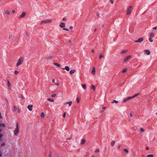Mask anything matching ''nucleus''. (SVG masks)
<instances>
[{"instance_id": "f257e3e1", "label": "nucleus", "mask_w": 157, "mask_h": 157, "mask_svg": "<svg viewBox=\"0 0 157 157\" xmlns=\"http://www.w3.org/2000/svg\"><path fill=\"white\" fill-rule=\"evenodd\" d=\"M53 22V20L49 19L42 21L40 23V25H42L43 24H51Z\"/></svg>"}, {"instance_id": "f03ea898", "label": "nucleus", "mask_w": 157, "mask_h": 157, "mask_svg": "<svg viewBox=\"0 0 157 157\" xmlns=\"http://www.w3.org/2000/svg\"><path fill=\"white\" fill-rule=\"evenodd\" d=\"M19 132L18 124L17 123L16 124V128L13 131L14 136H17Z\"/></svg>"}, {"instance_id": "7ed1b4c3", "label": "nucleus", "mask_w": 157, "mask_h": 157, "mask_svg": "<svg viewBox=\"0 0 157 157\" xmlns=\"http://www.w3.org/2000/svg\"><path fill=\"white\" fill-rule=\"evenodd\" d=\"M13 107V111L14 112H16L18 113H19L21 112V109L19 106L14 105Z\"/></svg>"}, {"instance_id": "20e7f679", "label": "nucleus", "mask_w": 157, "mask_h": 157, "mask_svg": "<svg viewBox=\"0 0 157 157\" xmlns=\"http://www.w3.org/2000/svg\"><path fill=\"white\" fill-rule=\"evenodd\" d=\"M24 60V58L21 57L19 58L17 63L16 64V66L18 67L19 65L22 64Z\"/></svg>"}, {"instance_id": "39448f33", "label": "nucleus", "mask_w": 157, "mask_h": 157, "mask_svg": "<svg viewBox=\"0 0 157 157\" xmlns=\"http://www.w3.org/2000/svg\"><path fill=\"white\" fill-rule=\"evenodd\" d=\"M132 6H129L127 8L126 11V15H128L130 14L132 12Z\"/></svg>"}, {"instance_id": "423d86ee", "label": "nucleus", "mask_w": 157, "mask_h": 157, "mask_svg": "<svg viewBox=\"0 0 157 157\" xmlns=\"http://www.w3.org/2000/svg\"><path fill=\"white\" fill-rule=\"evenodd\" d=\"M7 82V87L8 89L9 90H12V86H11V84L9 80L7 79L6 81Z\"/></svg>"}, {"instance_id": "0eeeda50", "label": "nucleus", "mask_w": 157, "mask_h": 157, "mask_svg": "<svg viewBox=\"0 0 157 157\" xmlns=\"http://www.w3.org/2000/svg\"><path fill=\"white\" fill-rule=\"evenodd\" d=\"M26 14L27 13L26 12H23L18 17V19H21L25 17L26 16Z\"/></svg>"}, {"instance_id": "6e6552de", "label": "nucleus", "mask_w": 157, "mask_h": 157, "mask_svg": "<svg viewBox=\"0 0 157 157\" xmlns=\"http://www.w3.org/2000/svg\"><path fill=\"white\" fill-rule=\"evenodd\" d=\"M144 40V38L143 37H141L138 40H135L134 42L140 43L142 42Z\"/></svg>"}, {"instance_id": "1a4fd4ad", "label": "nucleus", "mask_w": 157, "mask_h": 157, "mask_svg": "<svg viewBox=\"0 0 157 157\" xmlns=\"http://www.w3.org/2000/svg\"><path fill=\"white\" fill-rule=\"evenodd\" d=\"M6 126V125L5 123H0V128L1 127L5 128ZM2 131V130L0 128V132H1Z\"/></svg>"}, {"instance_id": "9d476101", "label": "nucleus", "mask_w": 157, "mask_h": 157, "mask_svg": "<svg viewBox=\"0 0 157 157\" xmlns=\"http://www.w3.org/2000/svg\"><path fill=\"white\" fill-rule=\"evenodd\" d=\"M132 98V97L131 96L129 97L128 98H125L123 100V102H126L128 100H130Z\"/></svg>"}, {"instance_id": "9b49d317", "label": "nucleus", "mask_w": 157, "mask_h": 157, "mask_svg": "<svg viewBox=\"0 0 157 157\" xmlns=\"http://www.w3.org/2000/svg\"><path fill=\"white\" fill-rule=\"evenodd\" d=\"M33 105H28L27 106L28 109L30 111H31L33 110Z\"/></svg>"}, {"instance_id": "f8f14e48", "label": "nucleus", "mask_w": 157, "mask_h": 157, "mask_svg": "<svg viewBox=\"0 0 157 157\" xmlns=\"http://www.w3.org/2000/svg\"><path fill=\"white\" fill-rule=\"evenodd\" d=\"M59 26L61 28H64L65 26V24L63 22L60 23L59 25Z\"/></svg>"}, {"instance_id": "ddd939ff", "label": "nucleus", "mask_w": 157, "mask_h": 157, "mask_svg": "<svg viewBox=\"0 0 157 157\" xmlns=\"http://www.w3.org/2000/svg\"><path fill=\"white\" fill-rule=\"evenodd\" d=\"M131 57V56H128L127 57L125 58V59H124V62H125L128 61L129 59Z\"/></svg>"}, {"instance_id": "4468645a", "label": "nucleus", "mask_w": 157, "mask_h": 157, "mask_svg": "<svg viewBox=\"0 0 157 157\" xmlns=\"http://www.w3.org/2000/svg\"><path fill=\"white\" fill-rule=\"evenodd\" d=\"M72 101H67L65 102V104L66 105H68L69 106H71L72 104Z\"/></svg>"}, {"instance_id": "2eb2a0df", "label": "nucleus", "mask_w": 157, "mask_h": 157, "mask_svg": "<svg viewBox=\"0 0 157 157\" xmlns=\"http://www.w3.org/2000/svg\"><path fill=\"white\" fill-rule=\"evenodd\" d=\"M62 70H65L67 71H69L70 70V68L68 66H66L65 68H62Z\"/></svg>"}, {"instance_id": "dca6fc26", "label": "nucleus", "mask_w": 157, "mask_h": 157, "mask_svg": "<svg viewBox=\"0 0 157 157\" xmlns=\"http://www.w3.org/2000/svg\"><path fill=\"white\" fill-rule=\"evenodd\" d=\"M144 52L147 55H149L150 53V52L149 50H145Z\"/></svg>"}, {"instance_id": "f3484780", "label": "nucleus", "mask_w": 157, "mask_h": 157, "mask_svg": "<svg viewBox=\"0 0 157 157\" xmlns=\"http://www.w3.org/2000/svg\"><path fill=\"white\" fill-rule=\"evenodd\" d=\"M4 13L5 14L8 15H9L10 14V12L8 10H5L4 11Z\"/></svg>"}, {"instance_id": "a211bd4d", "label": "nucleus", "mask_w": 157, "mask_h": 157, "mask_svg": "<svg viewBox=\"0 0 157 157\" xmlns=\"http://www.w3.org/2000/svg\"><path fill=\"white\" fill-rule=\"evenodd\" d=\"M95 67H94L93 68L92 71H91V73L92 75H94L95 74Z\"/></svg>"}, {"instance_id": "6ab92c4d", "label": "nucleus", "mask_w": 157, "mask_h": 157, "mask_svg": "<svg viewBox=\"0 0 157 157\" xmlns=\"http://www.w3.org/2000/svg\"><path fill=\"white\" fill-rule=\"evenodd\" d=\"M40 116L42 118H44L45 116V114L43 112H41L40 113Z\"/></svg>"}, {"instance_id": "aec40b11", "label": "nucleus", "mask_w": 157, "mask_h": 157, "mask_svg": "<svg viewBox=\"0 0 157 157\" xmlns=\"http://www.w3.org/2000/svg\"><path fill=\"white\" fill-rule=\"evenodd\" d=\"M47 100L50 102H53L54 101V100L53 99L51 98H48L47 99Z\"/></svg>"}, {"instance_id": "412c9836", "label": "nucleus", "mask_w": 157, "mask_h": 157, "mask_svg": "<svg viewBox=\"0 0 157 157\" xmlns=\"http://www.w3.org/2000/svg\"><path fill=\"white\" fill-rule=\"evenodd\" d=\"M53 64L54 65H55V66H57V67H59L60 66V65L58 63H55V62H54V63H53Z\"/></svg>"}, {"instance_id": "4be33fe9", "label": "nucleus", "mask_w": 157, "mask_h": 157, "mask_svg": "<svg viewBox=\"0 0 157 157\" xmlns=\"http://www.w3.org/2000/svg\"><path fill=\"white\" fill-rule=\"evenodd\" d=\"M76 72V70H71L70 72V74H73L75 73Z\"/></svg>"}, {"instance_id": "5701e85b", "label": "nucleus", "mask_w": 157, "mask_h": 157, "mask_svg": "<svg viewBox=\"0 0 157 157\" xmlns=\"http://www.w3.org/2000/svg\"><path fill=\"white\" fill-rule=\"evenodd\" d=\"M86 142V140L85 139H82V140L81 143V144L82 145L84 144Z\"/></svg>"}, {"instance_id": "b1692460", "label": "nucleus", "mask_w": 157, "mask_h": 157, "mask_svg": "<svg viewBox=\"0 0 157 157\" xmlns=\"http://www.w3.org/2000/svg\"><path fill=\"white\" fill-rule=\"evenodd\" d=\"M115 143V142L114 141H112L111 143V145L112 147L113 146Z\"/></svg>"}, {"instance_id": "393cba45", "label": "nucleus", "mask_w": 157, "mask_h": 157, "mask_svg": "<svg viewBox=\"0 0 157 157\" xmlns=\"http://www.w3.org/2000/svg\"><path fill=\"white\" fill-rule=\"evenodd\" d=\"M91 89L93 90H95V86L94 85H92L91 86Z\"/></svg>"}, {"instance_id": "a878e982", "label": "nucleus", "mask_w": 157, "mask_h": 157, "mask_svg": "<svg viewBox=\"0 0 157 157\" xmlns=\"http://www.w3.org/2000/svg\"><path fill=\"white\" fill-rule=\"evenodd\" d=\"M127 50H123L121 52V54H123L124 53H126L127 52Z\"/></svg>"}, {"instance_id": "bb28decb", "label": "nucleus", "mask_w": 157, "mask_h": 157, "mask_svg": "<svg viewBox=\"0 0 157 157\" xmlns=\"http://www.w3.org/2000/svg\"><path fill=\"white\" fill-rule=\"evenodd\" d=\"M72 139V135H71L69 137L67 138V140H70Z\"/></svg>"}, {"instance_id": "cd10ccee", "label": "nucleus", "mask_w": 157, "mask_h": 157, "mask_svg": "<svg viewBox=\"0 0 157 157\" xmlns=\"http://www.w3.org/2000/svg\"><path fill=\"white\" fill-rule=\"evenodd\" d=\"M139 94V93L136 94H134L133 96H131V97H132V98L135 97L137 96Z\"/></svg>"}, {"instance_id": "c85d7f7f", "label": "nucleus", "mask_w": 157, "mask_h": 157, "mask_svg": "<svg viewBox=\"0 0 157 157\" xmlns=\"http://www.w3.org/2000/svg\"><path fill=\"white\" fill-rule=\"evenodd\" d=\"M114 102L115 103H118V101H116L115 100H114L111 103H113Z\"/></svg>"}, {"instance_id": "c756f323", "label": "nucleus", "mask_w": 157, "mask_h": 157, "mask_svg": "<svg viewBox=\"0 0 157 157\" xmlns=\"http://www.w3.org/2000/svg\"><path fill=\"white\" fill-rule=\"evenodd\" d=\"M12 38H13V36L12 35H10L9 36L8 40H10L11 39H12Z\"/></svg>"}, {"instance_id": "7c9ffc66", "label": "nucleus", "mask_w": 157, "mask_h": 157, "mask_svg": "<svg viewBox=\"0 0 157 157\" xmlns=\"http://www.w3.org/2000/svg\"><path fill=\"white\" fill-rule=\"evenodd\" d=\"M82 88L84 89H86V86L85 85L83 84L82 85Z\"/></svg>"}, {"instance_id": "2f4dec72", "label": "nucleus", "mask_w": 157, "mask_h": 157, "mask_svg": "<svg viewBox=\"0 0 157 157\" xmlns=\"http://www.w3.org/2000/svg\"><path fill=\"white\" fill-rule=\"evenodd\" d=\"M124 151L127 154L128 153V150L127 149H124Z\"/></svg>"}, {"instance_id": "473e14b6", "label": "nucleus", "mask_w": 157, "mask_h": 157, "mask_svg": "<svg viewBox=\"0 0 157 157\" xmlns=\"http://www.w3.org/2000/svg\"><path fill=\"white\" fill-rule=\"evenodd\" d=\"M154 155L153 154H149L147 156V157H153Z\"/></svg>"}, {"instance_id": "72a5a7b5", "label": "nucleus", "mask_w": 157, "mask_h": 157, "mask_svg": "<svg viewBox=\"0 0 157 157\" xmlns=\"http://www.w3.org/2000/svg\"><path fill=\"white\" fill-rule=\"evenodd\" d=\"M80 99L79 97H78L77 99V102L78 103L80 101Z\"/></svg>"}, {"instance_id": "f704fd0d", "label": "nucleus", "mask_w": 157, "mask_h": 157, "mask_svg": "<svg viewBox=\"0 0 157 157\" xmlns=\"http://www.w3.org/2000/svg\"><path fill=\"white\" fill-rule=\"evenodd\" d=\"M154 36V34L153 33H151L150 34V37H153Z\"/></svg>"}, {"instance_id": "c9c22d12", "label": "nucleus", "mask_w": 157, "mask_h": 157, "mask_svg": "<svg viewBox=\"0 0 157 157\" xmlns=\"http://www.w3.org/2000/svg\"><path fill=\"white\" fill-rule=\"evenodd\" d=\"M103 57V56L102 54H101L100 55L99 58L100 59H101L102 57Z\"/></svg>"}, {"instance_id": "e433bc0d", "label": "nucleus", "mask_w": 157, "mask_h": 157, "mask_svg": "<svg viewBox=\"0 0 157 157\" xmlns=\"http://www.w3.org/2000/svg\"><path fill=\"white\" fill-rule=\"evenodd\" d=\"M127 71V69L124 68L122 71V73H125Z\"/></svg>"}, {"instance_id": "4c0bfd02", "label": "nucleus", "mask_w": 157, "mask_h": 157, "mask_svg": "<svg viewBox=\"0 0 157 157\" xmlns=\"http://www.w3.org/2000/svg\"><path fill=\"white\" fill-rule=\"evenodd\" d=\"M19 71L17 70L15 71H14V73L15 75H17Z\"/></svg>"}, {"instance_id": "58836bf2", "label": "nucleus", "mask_w": 157, "mask_h": 157, "mask_svg": "<svg viewBox=\"0 0 157 157\" xmlns=\"http://www.w3.org/2000/svg\"><path fill=\"white\" fill-rule=\"evenodd\" d=\"M48 59H52L53 58V57L52 56H50L48 57Z\"/></svg>"}, {"instance_id": "ea45409f", "label": "nucleus", "mask_w": 157, "mask_h": 157, "mask_svg": "<svg viewBox=\"0 0 157 157\" xmlns=\"http://www.w3.org/2000/svg\"><path fill=\"white\" fill-rule=\"evenodd\" d=\"M63 29L64 30H66L67 31H69V30L67 28H63Z\"/></svg>"}, {"instance_id": "a19ab883", "label": "nucleus", "mask_w": 157, "mask_h": 157, "mask_svg": "<svg viewBox=\"0 0 157 157\" xmlns=\"http://www.w3.org/2000/svg\"><path fill=\"white\" fill-rule=\"evenodd\" d=\"M144 130L143 128H141L140 129V131L141 132H144Z\"/></svg>"}, {"instance_id": "79ce46f5", "label": "nucleus", "mask_w": 157, "mask_h": 157, "mask_svg": "<svg viewBox=\"0 0 157 157\" xmlns=\"http://www.w3.org/2000/svg\"><path fill=\"white\" fill-rule=\"evenodd\" d=\"M148 40L151 42H152L153 41V40L151 38H149L148 39Z\"/></svg>"}, {"instance_id": "37998d69", "label": "nucleus", "mask_w": 157, "mask_h": 157, "mask_svg": "<svg viewBox=\"0 0 157 157\" xmlns=\"http://www.w3.org/2000/svg\"><path fill=\"white\" fill-rule=\"evenodd\" d=\"M56 94H53L51 95V96L52 97H54L56 96Z\"/></svg>"}, {"instance_id": "c03bdc74", "label": "nucleus", "mask_w": 157, "mask_h": 157, "mask_svg": "<svg viewBox=\"0 0 157 157\" xmlns=\"http://www.w3.org/2000/svg\"><path fill=\"white\" fill-rule=\"evenodd\" d=\"M63 21H67V19L66 18H63Z\"/></svg>"}, {"instance_id": "a18cd8bd", "label": "nucleus", "mask_w": 157, "mask_h": 157, "mask_svg": "<svg viewBox=\"0 0 157 157\" xmlns=\"http://www.w3.org/2000/svg\"><path fill=\"white\" fill-rule=\"evenodd\" d=\"M66 116V113H64L63 114V117H65Z\"/></svg>"}, {"instance_id": "49530a36", "label": "nucleus", "mask_w": 157, "mask_h": 157, "mask_svg": "<svg viewBox=\"0 0 157 157\" xmlns=\"http://www.w3.org/2000/svg\"><path fill=\"white\" fill-rule=\"evenodd\" d=\"M95 151L96 152H99V150L98 149H96Z\"/></svg>"}, {"instance_id": "de8ad7c7", "label": "nucleus", "mask_w": 157, "mask_h": 157, "mask_svg": "<svg viewBox=\"0 0 157 157\" xmlns=\"http://www.w3.org/2000/svg\"><path fill=\"white\" fill-rule=\"evenodd\" d=\"M12 12L13 14H14L15 13V11L14 10H13L12 11Z\"/></svg>"}, {"instance_id": "09e8293b", "label": "nucleus", "mask_w": 157, "mask_h": 157, "mask_svg": "<svg viewBox=\"0 0 157 157\" xmlns=\"http://www.w3.org/2000/svg\"><path fill=\"white\" fill-rule=\"evenodd\" d=\"M110 2L112 3L113 4L114 3V1L113 0H110Z\"/></svg>"}, {"instance_id": "8fccbe9b", "label": "nucleus", "mask_w": 157, "mask_h": 157, "mask_svg": "<svg viewBox=\"0 0 157 157\" xmlns=\"http://www.w3.org/2000/svg\"><path fill=\"white\" fill-rule=\"evenodd\" d=\"M48 157H52V154L51 153H50L48 155Z\"/></svg>"}, {"instance_id": "3c124183", "label": "nucleus", "mask_w": 157, "mask_h": 157, "mask_svg": "<svg viewBox=\"0 0 157 157\" xmlns=\"http://www.w3.org/2000/svg\"><path fill=\"white\" fill-rule=\"evenodd\" d=\"M69 29H73V27L72 26H71L69 27Z\"/></svg>"}, {"instance_id": "603ef678", "label": "nucleus", "mask_w": 157, "mask_h": 157, "mask_svg": "<svg viewBox=\"0 0 157 157\" xmlns=\"http://www.w3.org/2000/svg\"><path fill=\"white\" fill-rule=\"evenodd\" d=\"M55 81V80L54 79H53L52 80V82L53 83H54Z\"/></svg>"}, {"instance_id": "864d4df0", "label": "nucleus", "mask_w": 157, "mask_h": 157, "mask_svg": "<svg viewBox=\"0 0 157 157\" xmlns=\"http://www.w3.org/2000/svg\"><path fill=\"white\" fill-rule=\"evenodd\" d=\"M3 136V135L2 134H0V139Z\"/></svg>"}, {"instance_id": "5fc2aeb1", "label": "nucleus", "mask_w": 157, "mask_h": 157, "mask_svg": "<svg viewBox=\"0 0 157 157\" xmlns=\"http://www.w3.org/2000/svg\"><path fill=\"white\" fill-rule=\"evenodd\" d=\"M118 148L119 149H120L121 148V146L119 145L118 146Z\"/></svg>"}, {"instance_id": "6e6d98bb", "label": "nucleus", "mask_w": 157, "mask_h": 157, "mask_svg": "<svg viewBox=\"0 0 157 157\" xmlns=\"http://www.w3.org/2000/svg\"><path fill=\"white\" fill-rule=\"evenodd\" d=\"M105 109H106V107H104L102 108V109L103 110H105Z\"/></svg>"}, {"instance_id": "4d7b16f0", "label": "nucleus", "mask_w": 157, "mask_h": 157, "mask_svg": "<svg viewBox=\"0 0 157 157\" xmlns=\"http://www.w3.org/2000/svg\"><path fill=\"white\" fill-rule=\"evenodd\" d=\"M56 85H57V86H59V83H58H58H56Z\"/></svg>"}, {"instance_id": "13d9d810", "label": "nucleus", "mask_w": 157, "mask_h": 157, "mask_svg": "<svg viewBox=\"0 0 157 157\" xmlns=\"http://www.w3.org/2000/svg\"><path fill=\"white\" fill-rule=\"evenodd\" d=\"M130 116L131 117H132V113H130Z\"/></svg>"}, {"instance_id": "bf43d9fd", "label": "nucleus", "mask_w": 157, "mask_h": 157, "mask_svg": "<svg viewBox=\"0 0 157 157\" xmlns=\"http://www.w3.org/2000/svg\"><path fill=\"white\" fill-rule=\"evenodd\" d=\"M146 149L147 150H148L149 149V148L147 147H146Z\"/></svg>"}, {"instance_id": "052dcab7", "label": "nucleus", "mask_w": 157, "mask_h": 157, "mask_svg": "<svg viewBox=\"0 0 157 157\" xmlns=\"http://www.w3.org/2000/svg\"><path fill=\"white\" fill-rule=\"evenodd\" d=\"M157 28V26H156V27H154L153 28V29H156Z\"/></svg>"}, {"instance_id": "680f3d73", "label": "nucleus", "mask_w": 157, "mask_h": 157, "mask_svg": "<svg viewBox=\"0 0 157 157\" xmlns=\"http://www.w3.org/2000/svg\"><path fill=\"white\" fill-rule=\"evenodd\" d=\"M5 145V144L4 143H3V144H2L1 145V146H4V145Z\"/></svg>"}, {"instance_id": "e2e57ef3", "label": "nucleus", "mask_w": 157, "mask_h": 157, "mask_svg": "<svg viewBox=\"0 0 157 157\" xmlns=\"http://www.w3.org/2000/svg\"><path fill=\"white\" fill-rule=\"evenodd\" d=\"M92 53H94V50L93 49H92Z\"/></svg>"}, {"instance_id": "0e129e2a", "label": "nucleus", "mask_w": 157, "mask_h": 157, "mask_svg": "<svg viewBox=\"0 0 157 157\" xmlns=\"http://www.w3.org/2000/svg\"><path fill=\"white\" fill-rule=\"evenodd\" d=\"M99 14L98 13H97V16H99Z\"/></svg>"}, {"instance_id": "69168bd1", "label": "nucleus", "mask_w": 157, "mask_h": 157, "mask_svg": "<svg viewBox=\"0 0 157 157\" xmlns=\"http://www.w3.org/2000/svg\"><path fill=\"white\" fill-rule=\"evenodd\" d=\"M71 40H69V42H70V43L71 42Z\"/></svg>"}, {"instance_id": "338daca9", "label": "nucleus", "mask_w": 157, "mask_h": 157, "mask_svg": "<svg viewBox=\"0 0 157 157\" xmlns=\"http://www.w3.org/2000/svg\"><path fill=\"white\" fill-rule=\"evenodd\" d=\"M1 152H0V157H1Z\"/></svg>"}, {"instance_id": "774afa93", "label": "nucleus", "mask_w": 157, "mask_h": 157, "mask_svg": "<svg viewBox=\"0 0 157 157\" xmlns=\"http://www.w3.org/2000/svg\"><path fill=\"white\" fill-rule=\"evenodd\" d=\"M91 157H95L94 155H93Z\"/></svg>"}]
</instances>
